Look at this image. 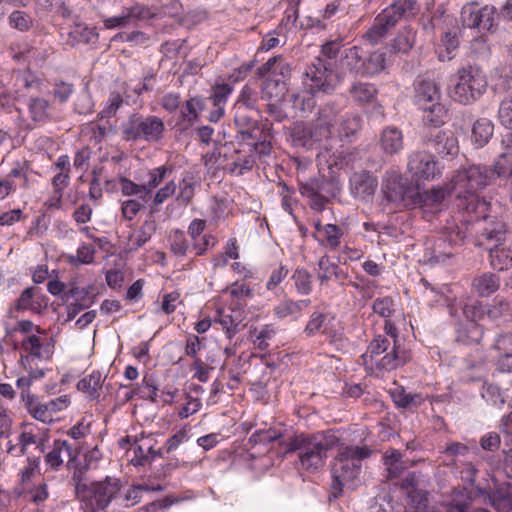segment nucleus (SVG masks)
<instances>
[{
  "label": "nucleus",
  "mask_w": 512,
  "mask_h": 512,
  "mask_svg": "<svg viewBox=\"0 0 512 512\" xmlns=\"http://www.w3.org/2000/svg\"><path fill=\"white\" fill-rule=\"evenodd\" d=\"M245 318L246 314L243 308L230 306L217 310L215 322H218L222 326L226 336L231 339L240 331V327Z\"/></svg>",
  "instance_id": "18"
},
{
  "label": "nucleus",
  "mask_w": 512,
  "mask_h": 512,
  "mask_svg": "<svg viewBox=\"0 0 512 512\" xmlns=\"http://www.w3.org/2000/svg\"><path fill=\"white\" fill-rule=\"evenodd\" d=\"M70 469L73 470L70 481L74 487L75 498L77 500H84L86 499L85 495L89 493V485L86 483V474L90 468L81 462H77L76 459Z\"/></svg>",
  "instance_id": "35"
},
{
  "label": "nucleus",
  "mask_w": 512,
  "mask_h": 512,
  "mask_svg": "<svg viewBox=\"0 0 512 512\" xmlns=\"http://www.w3.org/2000/svg\"><path fill=\"white\" fill-rule=\"evenodd\" d=\"M362 127V118L356 113L341 114L333 131L339 138H350L356 135Z\"/></svg>",
  "instance_id": "34"
},
{
  "label": "nucleus",
  "mask_w": 512,
  "mask_h": 512,
  "mask_svg": "<svg viewBox=\"0 0 512 512\" xmlns=\"http://www.w3.org/2000/svg\"><path fill=\"white\" fill-rule=\"evenodd\" d=\"M377 88L368 82L355 81L348 88L349 97L357 105L373 103L376 100Z\"/></svg>",
  "instance_id": "33"
},
{
  "label": "nucleus",
  "mask_w": 512,
  "mask_h": 512,
  "mask_svg": "<svg viewBox=\"0 0 512 512\" xmlns=\"http://www.w3.org/2000/svg\"><path fill=\"white\" fill-rule=\"evenodd\" d=\"M485 225L479 236V245L481 246H497L502 245L506 240L507 228L502 220L493 218H484Z\"/></svg>",
  "instance_id": "22"
},
{
  "label": "nucleus",
  "mask_w": 512,
  "mask_h": 512,
  "mask_svg": "<svg viewBox=\"0 0 512 512\" xmlns=\"http://www.w3.org/2000/svg\"><path fill=\"white\" fill-rule=\"evenodd\" d=\"M424 143L441 156H455L459 152L457 137L451 131H434L427 135Z\"/></svg>",
  "instance_id": "17"
},
{
  "label": "nucleus",
  "mask_w": 512,
  "mask_h": 512,
  "mask_svg": "<svg viewBox=\"0 0 512 512\" xmlns=\"http://www.w3.org/2000/svg\"><path fill=\"white\" fill-rule=\"evenodd\" d=\"M177 192V183L174 180L168 181L164 186L153 191L150 198V214H153L169 198Z\"/></svg>",
  "instance_id": "48"
},
{
  "label": "nucleus",
  "mask_w": 512,
  "mask_h": 512,
  "mask_svg": "<svg viewBox=\"0 0 512 512\" xmlns=\"http://www.w3.org/2000/svg\"><path fill=\"white\" fill-rule=\"evenodd\" d=\"M377 185V178L366 171L356 172L350 178V190L356 198L366 199L373 195Z\"/></svg>",
  "instance_id": "25"
},
{
  "label": "nucleus",
  "mask_w": 512,
  "mask_h": 512,
  "mask_svg": "<svg viewBox=\"0 0 512 512\" xmlns=\"http://www.w3.org/2000/svg\"><path fill=\"white\" fill-rule=\"evenodd\" d=\"M136 396L140 399L149 400L153 403L157 401L158 387L152 376H144L141 383L136 384Z\"/></svg>",
  "instance_id": "57"
},
{
  "label": "nucleus",
  "mask_w": 512,
  "mask_h": 512,
  "mask_svg": "<svg viewBox=\"0 0 512 512\" xmlns=\"http://www.w3.org/2000/svg\"><path fill=\"white\" fill-rule=\"evenodd\" d=\"M172 170V166L166 164L149 169L146 173L147 180L142 183H137L125 176H119L116 179L121 194L129 197L121 202V214L125 220L132 221L145 208L152 192L163 183Z\"/></svg>",
  "instance_id": "3"
},
{
  "label": "nucleus",
  "mask_w": 512,
  "mask_h": 512,
  "mask_svg": "<svg viewBox=\"0 0 512 512\" xmlns=\"http://www.w3.org/2000/svg\"><path fill=\"white\" fill-rule=\"evenodd\" d=\"M337 456L334 459L331 474L330 499L339 498L345 489L354 490L360 484L362 462L372 455L367 446L338 444Z\"/></svg>",
  "instance_id": "2"
},
{
  "label": "nucleus",
  "mask_w": 512,
  "mask_h": 512,
  "mask_svg": "<svg viewBox=\"0 0 512 512\" xmlns=\"http://www.w3.org/2000/svg\"><path fill=\"white\" fill-rule=\"evenodd\" d=\"M417 29L408 24L403 26L389 45L391 53L408 54L416 44Z\"/></svg>",
  "instance_id": "27"
},
{
  "label": "nucleus",
  "mask_w": 512,
  "mask_h": 512,
  "mask_svg": "<svg viewBox=\"0 0 512 512\" xmlns=\"http://www.w3.org/2000/svg\"><path fill=\"white\" fill-rule=\"evenodd\" d=\"M440 98V88L434 80L421 78L415 81L414 102L421 109H427L430 104L440 101Z\"/></svg>",
  "instance_id": "20"
},
{
  "label": "nucleus",
  "mask_w": 512,
  "mask_h": 512,
  "mask_svg": "<svg viewBox=\"0 0 512 512\" xmlns=\"http://www.w3.org/2000/svg\"><path fill=\"white\" fill-rule=\"evenodd\" d=\"M487 85L486 75L479 66L466 65L457 70L450 96L459 104L471 105L485 93Z\"/></svg>",
  "instance_id": "5"
},
{
  "label": "nucleus",
  "mask_w": 512,
  "mask_h": 512,
  "mask_svg": "<svg viewBox=\"0 0 512 512\" xmlns=\"http://www.w3.org/2000/svg\"><path fill=\"white\" fill-rule=\"evenodd\" d=\"M46 438L34 434L32 431H23L18 436L19 452L18 455H26L30 445H35L39 449L40 453L45 450L44 443Z\"/></svg>",
  "instance_id": "51"
},
{
  "label": "nucleus",
  "mask_w": 512,
  "mask_h": 512,
  "mask_svg": "<svg viewBox=\"0 0 512 512\" xmlns=\"http://www.w3.org/2000/svg\"><path fill=\"white\" fill-rule=\"evenodd\" d=\"M450 192H452V188L448 190L445 187H434L420 194V201L424 208L437 211L438 206Z\"/></svg>",
  "instance_id": "47"
},
{
  "label": "nucleus",
  "mask_w": 512,
  "mask_h": 512,
  "mask_svg": "<svg viewBox=\"0 0 512 512\" xmlns=\"http://www.w3.org/2000/svg\"><path fill=\"white\" fill-rule=\"evenodd\" d=\"M385 336L393 342L392 350L376 361V368L383 371H393L405 365L409 360V352L401 347L398 339V330L390 318L385 319Z\"/></svg>",
  "instance_id": "13"
},
{
  "label": "nucleus",
  "mask_w": 512,
  "mask_h": 512,
  "mask_svg": "<svg viewBox=\"0 0 512 512\" xmlns=\"http://www.w3.org/2000/svg\"><path fill=\"white\" fill-rule=\"evenodd\" d=\"M459 33V28L454 27L442 34L436 49L439 61L445 62L455 58L460 45Z\"/></svg>",
  "instance_id": "26"
},
{
  "label": "nucleus",
  "mask_w": 512,
  "mask_h": 512,
  "mask_svg": "<svg viewBox=\"0 0 512 512\" xmlns=\"http://www.w3.org/2000/svg\"><path fill=\"white\" fill-rule=\"evenodd\" d=\"M261 76H266L262 83V98L280 100L284 97L287 87L285 79L289 76L290 68L281 56L272 57L258 68Z\"/></svg>",
  "instance_id": "8"
},
{
  "label": "nucleus",
  "mask_w": 512,
  "mask_h": 512,
  "mask_svg": "<svg viewBox=\"0 0 512 512\" xmlns=\"http://www.w3.org/2000/svg\"><path fill=\"white\" fill-rule=\"evenodd\" d=\"M500 287L499 275L491 272H484L473 278L471 283L472 292L480 297H488L495 293Z\"/></svg>",
  "instance_id": "31"
},
{
  "label": "nucleus",
  "mask_w": 512,
  "mask_h": 512,
  "mask_svg": "<svg viewBox=\"0 0 512 512\" xmlns=\"http://www.w3.org/2000/svg\"><path fill=\"white\" fill-rule=\"evenodd\" d=\"M8 23L20 32H28L34 25V19L25 11L15 10L8 16Z\"/></svg>",
  "instance_id": "58"
},
{
  "label": "nucleus",
  "mask_w": 512,
  "mask_h": 512,
  "mask_svg": "<svg viewBox=\"0 0 512 512\" xmlns=\"http://www.w3.org/2000/svg\"><path fill=\"white\" fill-rule=\"evenodd\" d=\"M207 109V101L201 97H191L181 108V119L188 125H193L199 118V112Z\"/></svg>",
  "instance_id": "41"
},
{
  "label": "nucleus",
  "mask_w": 512,
  "mask_h": 512,
  "mask_svg": "<svg viewBox=\"0 0 512 512\" xmlns=\"http://www.w3.org/2000/svg\"><path fill=\"white\" fill-rule=\"evenodd\" d=\"M296 291L309 295L312 291V275L306 269H296L292 275Z\"/></svg>",
  "instance_id": "63"
},
{
  "label": "nucleus",
  "mask_w": 512,
  "mask_h": 512,
  "mask_svg": "<svg viewBox=\"0 0 512 512\" xmlns=\"http://www.w3.org/2000/svg\"><path fill=\"white\" fill-rule=\"evenodd\" d=\"M323 234L321 237L314 235L315 239L320 245L330 249L336 250L341 245V239L345 235V227L336 224L324 225Z\"/></svg>",
  "instance_id": "37"
},
{
  "label": "nucleus",
  "mask_w": 512,
  "mask_h": 512,
  "mask_svg": "<svg viewBox=\"0 0 512 512\" xmlns=\"http://www.w3.org/2000/svg\"><path fill=\"white\" fill-rule=\"evenodd\" d=\"M291 141L294 147L313 149L329 139L313 122L310 124L296 123L290 132Z\"/></svg>",
  "instance_id": "15"
},
{
  "label": "nucleus",
  "mask_w": 512,
  "mask_h": 512,
  "mask_svg": "<svg viewBox=\"0 0 512 512\" xmlns=\"http://www.w3.org/2000/svg\"><path fill=\"white\" fill-rule=\"evenodd\" d=\"M40 459V455L27 457L26 465L19 472L20 484L23 490H25L32 479L40 473Z\"/></svg>",
  "instance_id": "53"
},
{
  "label": "nucleus",
  "mask_w": 512,
  "mask_h": 512,
  "mask_svg": "<svg viewBox=\"0 0 512 512\" xmlns=\"http://www.w3.org/2000/svg\"><path fill=\"white\" fill-rule=\"evenodd\" d=\"M470 167H480L490 172L489 184L496 176L499 178H508L512 176V152H502L496 160L493 169L485 165H471Z\"/></svg>",
  "instance_id": "38"
},
{
  "label": "nucleus",
  "mask_w": 512,
  "mask_h": 512,
  "mask_svg": "<svg viewBox=\"0 0 512 512\" xmlns=\"http://www.w3.org/2000/svg\"><path fill=\"white\" fill-rule=\"evenodd\" d=\"M119 479L106 477L102 481L92 482L86 499L79 500L83 504L84 512H98L105 510L120 491Z\"/></svg>",
  "instance_id": "10"
},
{
  "label": "nucleus",
  "mask_w": 512,
  "mask_h": 512,
  "mask_svg": "<svg viewBox=\"0 0 512 512\" xmlns=\"http://www.w3.org/2000/svg\"><path fill=\"white\" fill-rule=\"evenodd\" d=\"M23 402L28 413L34 419L41 421L43 423L52 422V418L48 413L47 406L45 405V403H42L37 396L33 394H24Z\"/></svg>",
  "instance_id": "44"
},
{
  "label": "nucleus",
  "mask_w": 512,
  "mask_h": 512,
  "mask_svg": "<svg viewBox=\"0 0 512 512\" xmlns=\"http://www.w3.org/2000/svg\"><path fill=\"white\" fill-rule=\"evenodd\" d=\"M339 441L331 431L295 435L287 441V452H297L301 469L315 472L324 466L327 452Z\"/></svg>",
  "instance_id": "4"
},
{
  "label": "nucleus",
  "mask_w": 512,
  "mask_h": 512,
  "mask_svg": "<svg viewBox=\"0 0 512 512\" xmlns=\"http://www.w3.org/2000/svg\"><path fill=\"white\" fill-rule=\"evenodd\" d=\"M397 25V22L384 9L373 21L371 27L367 30L364 38L372 45L381 42L388 32Z\"/></svg>",
  "instance_id": "23"
},
{
  "label": "nucleus",
  "mask_w": 512,
  "mask_h": 512,
  "mask_svg": "<svg viewBox=\"0 0 512 512\" xmlns=\"http://www.w3.org/2000/svg\"><path fill=\"white\" fill-rule=\"evenodd\" d=\"M495 349L499 352L496 362L497 369L500 372H512V334L499 335L494 344Z\"/></svg>",
  "instance_id": "29"
},
{
  "label": "nucleus",
  "mask_w": 512,
  "mask_h": 512,
  "mask_svg": "<svg viewBox=\"0 0 512 512\" xmlns=\"http://www.w3.org/2000/svg\"><path fill=\"white\" fill-rule=\"evenodd\" d=\"M495 8L493 6L479 7L477 4V25L476 29L482 33L489 31L494 26Z\"/></svg>",
  "instance_id": "59"
},
{
  "label": "nucleus",
  "mask_w": 512,
  "mask_h": 512,
  "mask_svg": "<svg viewBox=\"0 0 512 512\" xmlns=\"http://www.w3.org/2000/svg\"><path fill=\"white\" fill-rule=\"evenodd\" d=\"M21 348L27 353V358L49 360L54 354L55 339L45 334H31L21 341Z\"/></svg>",
  "instance_id": "16"
},
{
  "label": "nucleus",
  "mask_w": 512,
  "mask_h": 512,
  "mask_svg": "<svg viewBox=\"0 0 512 512\" xmlns=\"http://www.w3.org/2000/svg\"><path fill=\"white\" fill-rule=\"evenodd\" d=\"M151 442L153 439L150 437H142L141 439L135 438L133 451L134 456L131 463L134 466H144L151 462V456L146 454V450H151Z\"/></svg>",
  "instance_id": "49"
},
{
  "label": "nucleus",
  "mask_w": 512,
  "mask_h": 512,
  "mask_svg": "<svg viewBox=\"0 0 512 512\" xmlns=\"http://www.w3.org/2000/svg\"><path fill=\"white\" fill-rule=\"evenodd\" d=\"M63 454L69 458L67 468H71L77 459V451L72 448L67 440L56 439L53 442L52 449L45 455L44 461L50 469L57 471L63 465Z\"/></svg>",
  "instance_id": "19"
},
{
  "label": "nucleus",
  "mask_w": 512,
  "mask_h": 512,
  "mask_svg": "<svg viewBox=\"0 0 512 512\" xmlns=\"http://www.w3.org/2000/svg\"><path fill=\"white\" fill-rule=\"evenodd\" d=\"M254 114L249 110L234 109V122L242 141L249 142L250 137H255L259 130L265 128L254 118Z\"/></svg>",
  "instance_id": "24"
},
{
  "label": "nucleus",
  "mask_w": 512,
  "mask_h": 512,
  "mask_svg": "<svg viewBox=\"0 0 512 512\" xmlns=\"http://www.w3.org/2000/svg\"><path fill=\"white\" fill-rule=\"evenodd\" d=\"M253 151L259 156H268L271 152L270 133L266 128L259 130L255 137H250Z\"/></svg>",
  "instance_id": "61"
},
{
  "label": "nucleus",
  "mask_w": 512,
  "mask_h": 512,
  "mask_svg": "<svg viewBox=\"0 0 512 512\" xmlns=\"http://www.w3.org/2000/svg\"><path fill=\"white\" fill-rule=\"evenodd\" d=\"M165 124L155 115L131 114L121 125L122 139L127 142L156 143L163 139Z\"/></svg>",
  "instance_id": "6"
},
{
  "label": "nucleus",
  "mask_w": 512,
  "mask_h": 512,
  "mask_svg": "<svg viewBox=\"0 0 512 512\" xmlns=\"http://www.w3.org/2000/svg\"><path fill=\"white\" fill-rule=\"evenodd\" d=\"M407 170L411 180L419 187L426 181L441 177L443 167L433 154L427 151H414L408 156Z\"/></svg>",
  "instance_id": "11"
},
{
  "label": "nucleus",
  "mask_w": 512,
  "mask_h": 512,
  "mask_svg": "<svg viewBox=\"0 0 512 512\" xmlns=\"http://www.w3.org/2000/svg\"><path fill=\"white\" fill-rule=\"evenodd\" d=\"M393 400L398 407L409 409L420 406L423 398L420 394L406 393L403 388L397 389L393 394Z\"/></svg>",
  "instance_id": "60"
},
{
  "label": "nucleus",
  "mask_w": 512,
  "mask_h": 512,
  "mask_svg": "<svg viewBox=\"0 0 512 512\" xmlns=\"http://www.w3.org/2000/svg\"><path fill=\"white\" fill-rule=\"evenodd\" d=\"M16 311L30 310L34 313H39L42 309L38 289L35 287H28L24 289L18 297L15 304Z\"/></svg>",
  "instance_id": "40"
},
{
  "label": "nucleus",
  "mask_w": 512,
  "mask_h": 512,
  "mask_svg": "<svg viewBox=\"0 0 512 512\" xmlns=\"http://www.w3.org/2000/svg\"><path fill=\"white\" fill-rule=\"evenodd\" d=\"M305 84L312 94L322 92L324 94L332 93L338 84V79L333 72L332 62H328L321 57H316L305 72Z\"/></svg>",
  "instance_id": "12"
},
{
  "label": "nucleus",
  "mask_w": 512,
  "mask_h": 512,
  "mask_svg": "<svg viewBox=\"0 0 512 512\" xmlns=\"http://www.w3.org/2000/svg\"><path fill=\"white\" fill-rule=\"evenodd\" d=\"M257 102V92L250 86L245 85L241 90L237 102L235 103L234 109L240 108L243 110H249L250 112L255 113V115H258Z\"/></svg>",
  "instance_id": "52"
},
{
  "label": "nucleus",
  "mask_w": 512,
  "mask_h": 512,
  "mask_svg": "<svg viewBox=\"0 0 512 512\" xmlns=\"http://www.w3.org/2000/svg\"><path fill=\"white\" fill-rule=\"evenodd\" d=\"M494 133V124L488 118L476 120L472 127V139L478 147L486 145Z\"/></svg>",
  "instance_id": "46"
},
{
  "label": "nucleus",
  "mask_w": 512,
  "mask_h": 512,
  "mask_svg": "<svg viewBox=\"0 0 512 512\" xmlns=\"http://www.w3.org/2000/svg\"><path fill=\"white\" fill-rule=\"evenodd\" d=\"M490 265L498 270H508L512 268V245L509 247H502V245L489 246Z\"/></svg>",
  "instance_id": "36"
},
{
  "label": "nucleus",
  "mask_w": 512,
  "mask_h": 512,
  "mask_svg": "<svg viewBox=\"0 0 512 512\" xmlns=\"http://www.w3.org/2000/svg\"><path fill=\"white\" fill-rule=\"evenodd\" d=\"M434 4L435 0H392L384 10L398 23L401 19L416 18L422 9L429 12Z\"/></svg>",
  "instance_id": "14"
},
{
  "label": "nucleus",
  "mask_w": 512,
  "mask_h": 512,
  "mask_svg": "<svg viewBox=\"0 0 512 512\" xmlns=\"http://www.w3.org/2000/svg\"><path fill=\"white\" fill-rule=\"evenodd\" d=\"M403 134L400 129L388 126L380 133L379 145L387 155H394L403 149Z\"/></svg>",
  "instance_id": "30"
},
{
  "label": "nucleus",
  "mask_w": 512,
  "mask_h": 512,
  "mask_svg": "<svg viewBox=\"0 0 512 512\" xmlns=\"http://www.w3.org/2000/svg\"><path fill=\"white\" fill-rule=\"evenodd\" d=\"M424 110L423 120L434 127H439L445 122L447 116V109L440 101L430 104L427 109Z\"/></svg>",
  "instance_id": "55"
},
{
  "label": "nucleus",
  "mask_w": 512,
  "mask_h": 512,
  "mask_svg": "<svg viewBox=\"0 0 512 512\" xmlns=\"http://www.w3.org/2000/svg\"><path fill=\"white\" fill-rule=\"evenodd\" d=\"M299 191L309 199V206L316 212H322L331 197L339 191L336 184L322 175L307 180H298Z\"/></svg>",
  "instance_id": "9"
},
{
  "label": "nucleus",
  "mask_w": 512,
  "mask_h": 512,
  "mask_svg": "<svg viewBox=\"0 0 512 512\" xmlns=\"http://www.w3.org/2000/svg\"><path fill=\"white\" fill-rule=\"evenodd\" d=\"M490 172L480 167L458 170L451 179L452 193L456 195L457 207L463 213L461 225L485 218L487 203L479 199L476 192L489 185Z\"/></svg>",
  "instance_id": "1"
},
{
  "label": "nucleus",
  "mask_w": 512,
  "mask_h": 512,
  "mask_svg": "<svg viewBox=\"0 0 512 512\" xmlns=\"http://www.w3.org/2000/svg\"><path fill=\"white\" fill-rule=\"evenodd\" d=\"M466 236L467 227L464 224L459 225L453 217L446 219L442 236L435 241L430 252H426L428 260L433 263H445L464 244Z\"/></svg>",
  "instance_id": "7"
},
{
  "label": "nucleus",
  "mask_w": 512,
  "mask_h": 512,
  "mask_svg": "<svg viewBox=\"0 0 512 512\" xmlns=\"http://www.w3.org/2000/svg\"><path fill=\"white\" fill-rule=\"evenodd\" d=\"M155 232L154 222L144 221L138 230L134 231L128 238L130 251H137L143 247Z\"/></svg>",
  "instance_id": "45"
},
{
  "label": "nucleus",
  "mask_w": 512,
  "mask_h": 512,
  "mask_svg": "<svg viewBox=\"0 0 512 512\" xmlns=\"http://www.w3.org/2000/svg\"><path fill=\"white\" fill-rule=\"evenodd\" d=\"M198 185L199 183L193 172H184L177 183L178 193L175 198L176 202L182 206L190 205L195 196V190Z\"/></svg>",
  "instance_id": "32"
},
{
  "label": "nucleus",
  "mask_w": 512,
  "mask_h": 512,
  "mask_svg": "<svg viewBox=\"0 0 512 512\" xmlns=\"http://www.w3.org/2000/svg\"><path fill=\"white\" fill-rule=\"evenodd\" d=\"M27 106L30 117L35 123H46L51 119L50 103L45 98L31 97Z\"/></svg>",
  "instance_id": "42"
},
{
  "label": "nucleus",
  "mask_w": 512,
  "mask_h": 512,
  "mask_svg": "<svg viewBox=\"0 0 512 512\" xmlns=\"http://www.w3.org/2000/svg\"><path fill=\"white\" fill-rule=\"evenodd\" d=\"M491 506L498 512L512 511V483L497 482L493 479Z\"/></svg>",
  "instance_id": "28"
},
{
  "label": "nucleus",
  "mask_w": 512,
  "mask_h": 512,
  "mask_svg": "<svg viewBox=\"0 0 512 512\" xmlns=\"http://www.w3.org/2000/svg\"><path fill=\"white\" fill-rule=\"evenodd\" d=\"M311 304L310 299H302L294 301L292 299H284L273 309L275 316L284 319L288 316H296L303 310L307 309Z\"/></svg>",
  "instance_id": "43"
},
{
  "label": "nucleus",
  "mask_w": 512,
  "mask_h": 512,
  "mask_svg": "<svg viewBox=\"0 0 512 512\" xmlns=\"http://www.w3.org/2000/svg\"><path fill=\"white\" fill-rule=\"evenodd\" d=\"M342 66L351 72L362 74L364 60L362 59L361 49L357 46L347 49L342 60Z\"/></svg>",
  "instance_id": "56"
},
{
  "label": "nucleus",
  "mask_w": 512,
  "mask_h": 512,
  "mask_svg": "<svg viewBox=\"0 0 512 512\" xmlns=\"http://www.w3.org/2000/svg\"><path fill=\"white\" fill-rule=\"evenodd\" d=\"M340 115V107L335 102L329 101L319 107L312 122L321 128L324 135L331 138Z\"/></svg>",
  "instance_id": "21"
},
{
  "label": "nucleus",
  "mask_w": 512,
  "mask_h": 512,
  "mask_svg": "<svg viewBox=\"0 0 512 512\" xmlns=\"http://www.w3.org/2000/svg\"><path fill=\"white\" fill-rule=\"evenodd\" d=\"M103 377L100 371L94 370L77 383V389L87 395L90 400L99 398V391L103 386Z\"/></svg>",
  "instance_id": "39"
},
{
  "label": "nucleus",
  "mask_w": 512,
  "mask_h": 512,
  "mask_svg": "<svg viewBox=\"0 0 512 512\" xmlns=\"http://www.w3.org/2000/svg\"><path fill=\"white\" fill-rule=\"evenodd\" d=\"M481 396L487 404L494 407L500 408L505 403V398L500 387L492 383H484Z\"/></svg>",
  "instance_id": "62"
},
{
  "label": "nucleus",
  "mask_w": 512,
  "mask_h": 512,
  "mask_svg": "<svg viewBox=\"0 0 512 512\" xmlns=\"http://www.w3.org/2000/svg\"><path fill=\"white\" fill-rule=\"evenodd\" d=\"M483 336V329L478 323H468L457 331V341L465 345L478 343Z\"/></svg>",
  "instance_id": "54"
},
{
  "label": "nucleus",
  "mask_w": 512,
  "mask_h": 512,
  "mask_svg": "<svg viewBox=\"0 0 512 512\" xmlns=\"http://www.w3.org/2000/svg\"><path fill=\"white\" fill-rule=\"evenodd\" d=\"M393 342L390 338L384 335H377L374 339L369 343L367 348V354L369 355L371 361L376 364V361L379 360V356L386 355L392 350Z\"/></svg>",
  "instance_id": "50"
},
{
  "label": "nucleus",
  "mask_w": 512,
  "mask_h": 512,
  "mask_svg": "<svg viewBox=\"0 0 512 512\" xmlns=\"http://www.w3.org/2000/svg\"><path fill=\"white\" fill-rule=\"evenodd\" d=\"M372 310L384 319L390 318L395 312V301L391 296L376 298L372 303Z\"/></svg>",
  "instance_id": "64"
}]
</instances>
